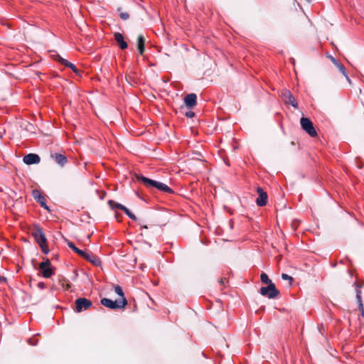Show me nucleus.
I'll return each mask as SVG.
<instances>
[{"label":"nucleus","mask_w":364,"mask_h":364,"mask_svg":"<svg viewBox=\"0 0 364 364\" xmlns=\"http://www.w3.org/2000/svg\"><path fill=\"white\" fill-rule=\"evenodd\" d=\"M57 61H58L59 63H60L62 65H64V62L63 61H67V60L63 58L61 56H60L59 55H55V58Z\"/></svg>","instance_id":"obj_28"},{"label":"nucleus","mask_w":364,"mask_h":364,"mask_svg":"<svg viewBox=\"0 0 364 364\" xmlns=\"http://www.w3.org/2000/svg\"><path fill=\"white\" fill-rule=\"evenodd\" d=\"M37 340L34 338H30L28 340V343L31 346H36L37 343Z\"/></svg>","instance_id":"obj_30"},{"label":"nucleus","mask_w":364,"mask_h":364,"mask_svg":"<svg viewBox=\"0 0 364 364\" xmlns=\"http://www.w3.org/2000/svg\"><path fill=\"white\" fill-rule=\"evenodd\" d=\"M257 192L259 195L258 198L256 200V203L258 206H264L267 204V194L264 190L258 187L257 188Z\"/></svg>","instance_id":"obj_9"},{"label":"nucleus","mask_w":364,"mask_h":364,"mask_svg":"<svg viewBox=\"0 0 364 364\" xmlns=\"http://www.w3.org/2000/svg\"><path fill=\"white\" fill-rule=\"evenodd\" d=\"M306 1H308L309 3H310L311 1V0H306Z\"/></svg>","instance_id":"obj_39"},{"label":"nucleus","mask_w":364,"mask_h":364,"mask_svg":"<svg viewBox=\"0 0 364 364\" xmlns=\"http://www.w3.org/2000/svg\"><path fill=\"white\" fill-rule=\"evenodd\" d=\"M281 97L285 104L291 105L296 109L298 108L297 102L289 90H283L281 92Z\"/></svg>","instance_id":"obj_7"},{"label":"nucleus","mask_w":364,"mask_h":364,"mask_svg":"<svg viewBox=\"0 0 364 364\" xmlns=\"http://www.w3.org/2000/svg\"><path fill=\"white\" fill-rule=\"evenodd\" d=\"M185 115L187 117H189V118H192L194 117L195 115V113L192 111H188V112H186Z\"/></svg>","instance_id":"obj_31"},{"label":"nucleus","mask_w":364,"mask_h":364,"mask_svg":"<svg viewBox=\"0 0 364 364\" xmlns=\"http://www.w3.org/2000/svg\"><path fill=\"white\" fill-rule=\"evenodd\" d=\"M120 210H123L126 215L134 220H136V217L134 214H133L128 208H127L124 205H119Z\"/></svg>","instance_id":"obj_17"},{"label":"nucleus","mask_w":364,"mask_h":364,"mask_svg":"<svg viewBox=\"0 0 364 364\" xmlns=\"http://www.w3.org/2000/svg\"><path fill=\"white\" fill-rule=\"evenodd\" d=\"M43 277L50 278L54 274V271L51 267H47L45 269H39Z\"/></svg>","instance_id":"obj_16"},{"label":"nucleus","mask_w":364,"mask_h":364,"mask_svg":"<svg viewBox=\"0 0 364 364\" xmlns=\"http://www.w3.org/2000/svg\"><path fill=\"white\" fill-rule=\"evenodd\" d=\"M117 11L119 12V16H120L121 19H122L124 21L129 19V14L123 11L122 8H118Z\"/></svg>","instance_id":"obj_22"},{"label":"nucleus","mask_w":364,"mask_h":364,"mask_svg":"<svg viewBox=\"0 0 364 364\" xmlns=\"http://www.w3.org/2000/svg\"><path fill=\"white\" fill-rule=\"evenodd\" d=\"M77 312L88 309L92 306V302L86 298H78L75 301Z\"/></svg>","instance_id":"obj_8"},{"label":"nucleus","mask_w":364,"mask_h":364,"mask_svg":"<svg viewBox=\"0 0 364 364\" xmlns=\"http://www.w3.org/2000/svg\"><path fill=\"white\" fill-rule=\"evenodd\" d=\"M260 279L262 283L266 284H269L271 283H273L268 277L267 274L265 273H262L260 276Z\"/></svg>","instance_id":"obj_21"},{"label":"nucleus","mask_w":364,"mask_h":364,"mask_svg":"<svg viewBox=\"0 0 364 364\" xmlns=\"http://www.w3.org/2000/svg\"><path fill=\"white\" fill-rule=\"evenodd\" d=\"M301 127L310 136L315 137L317 132L312 122L307 117H301L300 119Z\"/></svg>","instance_id":"obj_5"},{"label":"nucleus","mask_w":364,"mask_h":364,"mask_svg":"<svg viewBox=\"0 0 364 364\" xmlns=\"http://www.w3.org/2000/svg\"><path fill=\"white\" fill-rule=\"evenodd\" d=\"M197 96L194 93L187 95L184 98V102L188 107H193L196 105Z\"/></svg>","instance_id":"obj_13"},{"label":"nucleus","mask_w":364,"mask_h":364,"mask_svg":"<svg viewBox=\"0 0 364 364\" xmlns=\"http://www.w3.org/2000/svg\"><path fill=\"white\" fill-rule=\"evenodd\" d=\"M141 228H144V229H147L148 228L146 225H143Z\"/></svg>","instance_id":"obj_37"},{"label":"nucleus","mask_w":364,"mask_h":364,"mask_svg":"<svg viewBox=\"0 0 364 364\" xmlns=\"http://www.w3.org/2000/svg\"><path fill=\"white\" fill-rule=\"evenodd\" d=\"M32 196L34 199L45 209H48L46 205V200L45 197L42 195L41 192L39 190L35 189L32 191Z\"/></svg>","instance_id":"obj_10"},{"label":"nucleus","mask_w":364,"mask_h":364,"mask_svg":"<svg viewBox=\"0 0 364 364\" xmlns=\"http://www.w3.org/2000/svg\"><path fill=\"white\" fill-rule=\"evenodd\" d=\"M114 291L121 297V299L125 298L122 289L119 285H116L114 287Z\"/></svg>","instance_id":"obj_25"},{"label":"nucleus","mask_w":364,"mask_h":364,"mask_svg":"<svg viewBox=\"0 0 364 364\" xmlns=\"http://www.w3.org/2000/svg\"><path fill=\"white\" fill-rule=\"evenodd\" d=\"M145 41H146V39L143 35H139L137 37V43H136L137 50H138L139 54L141 55L144 53Z\"/></svg>","instance_id":"obj_14"},{"label":"nucleus","mask_w":364,"mask_h":364,"mask_svg":"<svg viewBox=\"0 0 364 364\" xmlns=\"http://www.w3.org/2000/svg\"><path fill=\"white\" fill-rule=\"evenodd\" d=\"M114 36L115 41L117 42L119 46L120 47L121 49L124 50L127 48V43L124 41L122 34H121L120 33H115Z\"/></svg>","instance_id":"obj_15"},{"label":"nucleus","mask_w":364,"mask_h":364,"mask_svg":"<svg viewBox=\"0 0 364 364\" xmlns=\"http://www.w3.org/2000/svg\"><path fill=\"white\" fill-rule=\"evenodd\" d=\"M67 244H68V246L70 249H72L75 253H77V255H79L80 256H81L82 257L85 259L86 260L89 261L92 264H94L95 266L100 265V264H101L100 259L97 257L95 256L92 253L85 252L83 250H80L79 248L75 247V245H74V243L73 242L68 241Z\"/></svg>","instance_id":"obj_2"},{"label":"nucleus","mask_w":364,"mask_h":364,"mask_svg":"<svg viewBox=\"0 0 364 364\" xmlns=\"http://www.w3.org/2000/svg\"><path fill=\"white\" fill-rule=\"evenodd\" d=\"M225 279H226L225 278H220V279H219L218 282H219L221 285H223V284H224Z\"/></svg>","instance_id":"obj_33"},{"label":"nucleus","mask_w":364,"mask_h":364,"mask_svg":"<svg viewBox=\"0 0 364 364\" xmlns=\"http://www.w3.org/2000/svg\"><path fill=\"white\" fill-rule=\"evenodd\" d=\"M108 204H109V207L112 209H113L114 208H116L120 210L119 205H122V204L118 203H117V202H115L114 200H109L108 201Z\"/></svg>","instance_id":"obj_26"},{"label":"nucleus","mask_w":364,"mask_h":364,"mask_svg":"<svg viewBox=\"0 0 364 364\" xmlns=\"http://www.w3.org/2000/svg\"><path fill=\"white\" fill-rule=\"evenodd\" d=\"M291 145H293V146H294V145H295V144H294V141H291Z\"/></svg>","instance_id":"obj_38"},{"label":"nucleus","mask_w":364,"mask_h":364,"mask_svg":"<svg viewBox=\"0 0 364 364\" xmlns=\"http://www.w3.org/2000/svg\"><path fill=\"white\" fill-rule=\"evenodd\" d=\"M58 282L61 285V287L66 290L70 287V284L68 283V282L64 277H60Z\"/></svg>","instance_id":"obj_18"},{"label":"nucleus","mask_w":364,"mask_h":364,"mask_svg":"<svg viewBox=\"0 0 364 364\" xmlns=\"http://www.w3.org/2000/svg\"><path fill=\"white\" fill-rule=\"evenodd\" d=\"M259 293L269 299H274L279 295V291L277 289L275 284L271 283L267 284V287H261Z\"/></svg>","instance_id":"obj_6"},{"label":"nucleus","mask_w":364,"mask_h":364,"mask_svg":"<svg viewBox=\"0 0 364 364\" xmlns=\"http://www.w3.org/2000/svg\"><path fill=\"white\" fill-rule=\"evenodd\" d=\"M50 266H51V262H50V259H46L43 262H42L39 264V269H45L47 267H50Z\"/></svg>","instance_id":"obj_23"},{"label":"nucleus","mask_w":364,"mask_h":364,"mask_svg":"<svg viewBox=\"0 0 364 364\" xmlns=\"http://www.w3.org/2000/svg\"><path fill=\"white\" fill-rule=\"evenodd\" d=\"M337 68H338V70H340V72L346 77V78L347 79V80L350 82V80L349 79L347 73H346V68L345 67L341 65V64H339Z\"/></svg>","instance_id":"obj_24"},{"label":"nucleus","mask_w":364,"mask_h":364,"mask_svg":"<svg viewBox=\"0 0 364 364\" xmlns=\"http://www.w3.org/2000/svg\"><path fill=\"white\" fill-rule=\"evenodd\" d=\"M356 299L358 303V308L359 310H363V302H362V297H361V291L359 289H356Z\"/></svg>","instance_id":"obj_20"},{"label":"nucleus","mask_w":364,"mask_h":364,"mask_svg":"<svg viewBox=\"0 0 364 364\" xmlns=\"http://www.w3.org/2000/svg\"><path fill=\"white\" fill-rule=\"evenodd\" d=\"M32 235L35 238L36 242L40 246L42 252L45 255L48 254L49 249L47 245V239L45 234L43 232L42 228L39 226L36 227L32 232Z\"/></svg>","instance_id":"obj_3"},{"label":"nucleus","mask_w":364,"mask_h":364,"mask_svg":"<svg viewBox=\"0 0 364 364\" xmlns=\"http://www.w3.org/2000/svg\"><path fill=\"white\" fill-rule=\"evenodd\" d=\"M5 282H6V278L3 276H0V283Z\"/></svg>","instance_id":"obj_34"},{"label":"nucleus","mask_w":364,"mask_h":364,"mask_svg":"<svg viewBox=\"0 0 364 364\" xmlns=\"http://www.w3.org/2000/svg\"><path fill=\"white\" fill-rule=\"evenodd\" d=\"M50 158L52 159H53L54 161L61 167H63L68 163L67 157L62 154H59V153L51 154Z\"/></svg>","instance_id":"obj_11"},{"label":"nucleus","mask_w":364,"mask_h":364,"mask_svg":"<svg viewBox=\"0 0 364 364\" xmlns=\"http://www.w3.org/2000/svg\"><path fill=\"white\" fill-rule=\"evenodd\" d=\"M282 279H284V280H288L289 286H291L292 284V282L294 281L293 277H291V276H289V275H288L287 274H282Z\"/></svg>","instance_id":"obj_27"},{"label":"nucleus","mask_w":364,"mask_h":364,"mask_svg":"<svg viewBox=\"0 0 364 364\" xmlns=\"http://www.w3.org/2000/svg\"><path fill=\"white\" fill-rule=\"evenodd\" d=\"M299 222L297 221V220H294L292 221L291 224V228L294 230H296V228H298L299 226Z\"/></svg>","instance_id":"obj_29"},{"label":"nucleus","mask_w":364,"mask_h":364,"mask_svg":"<svg viewBox=\"0 0 364 364\" xmlns=\"http://www.w3.org/2000/svg\"><path fill=\"white\" fill-rule=\"evenodd\" d=\"M38 286L39 288L43 289L45 287V284L43 282H39Z\"/></svg>","instance_id":"obj_35"},{"label":"nucleus","mask_w":364,"mask_h":364,"mask_svg":"<svg viewBox=\"0 0 364 364\" xmlns=\"http://www.w3.org/2000/svg\"><path fill=\"white\" fill-rule=\"evenodd\" d=\"M331 60L336 67L340 64L333 57H331Z\"/></svg>","instance_id":"obj_32"},{"label":"nucleus","mask_w":364,"mask_h":364,"mask_svg":"<svg viewBox=\"0 0 364 364\" xmlns=\"http://www.w3.org/2000/svg\"><path fill=\"white\" fill-rule=\"evenodd\" d=\"M100 302L103 306L110 309H124L127 305V300L126 298L119 299L115 301L107 298H103L101 299Z\"/></svg>","instance_id":"obj_4"},{"label":"nucleus","mask_w":364,"mask_h":364,"mask_svg":"<svg viewBox=\"0 0 364 364\" xmlns=\"http://www.w3.org/2000/svg\"><path fill=\"white\" fill-rule=\"evenodd\" d=\"M136 179L142 183L147 188H156L158 190L168 193H173V191L169 188L167 185L165 183H163L161 182H159L150 178H148L146 177L143 176L141 174H135Z\"/></svg>","instance_id":"obj_1"},{"label":"nucleus","mask_w":364,"mask_h":364,"mask_svg":"<svg viewBox=\"0 0 364 364\" xmlns=\"http://www.w3.org/2000/svg\"><path fill=\"white\" fill-rule=\"evenodd\" d=\"M361 312L362 316H364V307L363 306V310H360Z\"/></svg>","instance_id":"obj_36"},{"label":"nucleus","mask_w":364,"mask_h":364,"mask_svg":"<svg viewBox=\"0 0 364 364\" xmlns=\"http://www.w3.org/2000/svg\"><path fill=\"white\" fill-rule=\"evenodd\" d=\"M23 161L28 165L36 164L40 162L41 158L38 154H28L23 156Z\"/></svg>","instance_id":"obj_12"},{"label":"nucleus","mask_w":364,"mask_h":364,"mask_svg":"<svg viewBox=\"0 0 364 364\" xmlns=\"http://www.w3.org/2000/svg\"><path fill=\"white\" fill-rule=\"evenodd\" d=\"M63 62H64V65L65 66L70 68L77 75L80 74V70L77 68V67L74 64H73L72 63L69 62L68 60L63 61Z\"/></svg>","instance_id":"obj_19"}]
</instances>
